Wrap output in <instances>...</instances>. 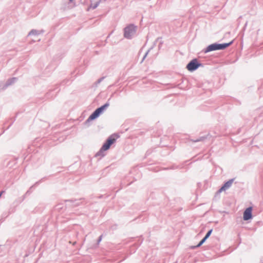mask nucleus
<instances>
[{"mask_svg":"<svg viewBox=\"0 0 263 263\" xmlns=\"http://www.w3.org/2000/svg\"><path fill=\"white\" fill-rule=\"evenodd\" d=\"M109 106V104L106 103L104 105L97 109L88 118V121L92 120L97 118L100 114Z\"/></svg>","mask_w":263,"mask_h":263,"instance_id":"7ed1b4c3","label":"nucleus"},{"mask_svg":"<svg viewBox=\"0 0 263 263\" xmlns=\"http://www.w3.org/2000/svg\"><path fill=\"white\" fill-rule=\"evenodd\" d=\"M252 218V208H247L243 213V219L245 220H249Z\"/></svg>","mask_w":263,"mask_h":263,"instance_id":"0eeeda50","label":"nucleus"},{"mask_svg":"<svg viewBox=\"0 0 263 263\" xmlns=\"http://www.w3.org/2000/svg\"><path fill=\"white\" fill-rule=\"evenodd\" d=\"M233 182V179H231L225 183V184L219 189L218 192L221 193L229 189Z\"/></svg>","mask_w":263,"mask_h":263,"instance_id":"423d86ee","label":"nucleus"},{"mask_svg":"<svg viewBox=\"0 0 263 263\" xmlns=\"http://www.w3.org/2000/svg\"><path fill=\"white\" fill-rule=\"evenodd\" d=\"M200 65L196 59H194L187 65L186 68L188 70L192 71L197 69Z\"/></svg>","mask_w":263,"mask_h":263,"instance_id":"39448f33","label":"nucleus"},{"mask_svg":"<svg viewBox=\"0 0 263 263\" xmlns=\"http://www.w3.org/2000/svg\"><path fill=\"white\" fill-rule=\"evenodd\" d=\"M231 43L232 42L225 44H213L210 45L206 48L205 52L206 53L214 50L224 49L229 46Z\"/></svg>","mask_w":263,"mask_h":263,"instance_id":"f257e3e1","label":"nucleus"},{"mask_svg":"<svg viewBox=\"0 0 263 263\" xmlns=\"http://www.w3.org/2000/svg\"><path fill=\"white\" fill-rule=\"evenodd\" d=\"M70 1L72 2V0H70Z\"/></svg>","mask_w":263,"mask_h":263,"instance_id":"9d476101","label":"nucleus"},{"mask_svg":"<svg viewBox=\"0 0 263 263\" xmlns=\"http://www.w3.org/2000/svg\"><path fill=\"white\" fill-rule=\"evenodd\" d=\"M212 232V230H210L205 237L200 241L199 244L197 246V247H200L205 241V240L210 236L211 233Z\"/></svg>","mask_w":263,"mask_h":263,"instance_id":"6e6552de","label":"nucleus"},{"mask_svg":"<svg viewBox=\"0 0 263 263\" xmlns=\"http://www.w3.org/2000/svg\"><path fill=\"white\" fill-rule=\"evenodd\" d=\"M119 136L117 135H111L107 140L106 142L102 146L101 150L102 151H105L108 150L111 144L114 143L116 140L118 138Z\"/></svg>","mask_w":263,"mask_h":263,"instance_id":"f03ea898","label":"nucleus"},{"mask_svg":"<svg viewBox=\"0 0 263 263\" xmlns=\"http://www.w3.org/2000/svg\"><path fill=\"white\" fill-rule=\"evenodd\" d=\"M4 192V191H2L1 193H0V197H1L2 195L3 194V193Z\"/></svg>","mask_w":263,"mask_h":263,"instance_id":"1a4fd4ad","label":"nucleus"},{"mask_svg":"<svg viewBox=\"0 0 263 263\" xmlns=\"http://www.w3.org/2000/svg\"><path fill=\"white\" fill-rule=\"evenodd\" d=\"M136 31V27L133 25H129L124 29V36L126 38H130Z\"/></svg>","mask_w":263,"mask_h":263,"instance_id":"20e7f679","label":"nucleus"}]
</instances>
